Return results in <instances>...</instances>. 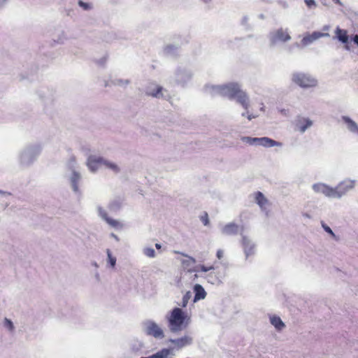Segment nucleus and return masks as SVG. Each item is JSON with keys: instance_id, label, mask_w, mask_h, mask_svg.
Listing matches in <instances>:
<instances>
[{"instance_id": "obj_1", "label": "nucleus", "mask_w": 358, "mask_h": 358, "mask_svg": "<svg viewBox=\"0 0 358 358\" xmlns=\"http://www.w3.org/2000/svg\"><path fill=\"white\" fill-rule=\"evenodd\" d=\"M216 91L222 96L228 97L230 99H236L244 109H248L250 106L249 97L237 83H229L218 86L216 88Z\"/></svg>"}, {"instance_id": "obj_2", "label": "nucleus", "mask_w": 358, "mask_h": 358, "mask_svg": "<svg viewBox=\"0 0 358 358\" xmlns=\"http://www.w3.org/2000/svg\"><path fill=\"white\" fill-rule=\"evenodd\" d=\"M176 254L181 255L182 256L185 257V259H182L181 261V264L182 266V268L185 270H187V272L192 273L194 271H202V272H207L211 270L215 269L214 265H210V266H205V265H199L197 266L196 268L192 269V266L196 264V259L190 257L183 252H179V251H175Z\"/></svg>"}, {"instance_id": "obj_3", "label": "nucleus", "mask_w": 358, "mask_h": 358, "mask_svg": "<svg viewBox=\"0 0 358 358\" xmlns=\"http://www.w3.org/2000/svg\"><path fill=\"white\" fill-rule=\"evenodd\" d=\"M185 318L186 316L182 310L179 308H175L169 320L171 330L173 332L180 331Z\"/></svg>"}, {"instance_id": "obj_4", "label": "nucleus", "mask_w": 358, "mask_h": 358, "mask_svg": "<svg viewBox=\"0 0 358 358\" xmlns=\"http://www.w3.org/2000/svg\"><path fill=\"white\" fill-rule=\"evenodd\" d=\"M292 80L294 83L303 88L313 87L317 85V80L314 78L303 73H294Z\"/></svg>"}, {"instance_id": "obj_5", "label": "nucleus", "mask_w": 358, "mask_h": 358, "mask_svg": "<svg viewBox=\"0 0 358 358\" xmlns=\"http://www.w3.org/2000/svg\"><path fill=\"white\" fill-rule=\"evenodd\" d=\"M145 332L148 335L156 338H162L164 336L163 330L154 322H148L145 324Z\"/></svg>"}, {"instance_id": "obj_6", "label": "nucleus", "mask_w": 358, "mask_h": 358, "mask_svg": "<svg viewBox=\"0 0 358 358\" xmlns=\"http://www.w3.org/2000/svg\"><path fill=\"white\" fill-rule=\"evenodd\" d=\"M249 141L251 143H257L259 145H262V146L266 147V148L282 145L281 143L275 141H274L271 138H269L268 137L252 138H250Z\"/></svg>"}, {"instance_id": "obj_7", "label": "nucleus", "mask_w": 358, "mask_h": 358, "mask_svg": "<svg viewBox=\"0 0 358 358\" xmlns=\"http://www.w3.org/2000/svg\"><path fill=\"white\" fill-rule=\"evenodd\" d=\"M345 192L343 184H340L336 188H331L326 185L324 189L323 194L329 197L339 198Z\"/></svg>"}, {"instance_id": "obj_8", "label": "nucleus", "mask_w": 358, "mask_h": 358, "mask_svg": "<svg viewBox=\"0 0 358 358\" xmlns=\"http://www.w3.org/2000/svg\"><path fill=\"white\" fill-rule=\"evenodd\" d=\"M290 38L291 36L287 30H285L282 28L278 29L272 33V40L273 42H287L290 40Z\"/></svg>"}, {"instance_id": "obj_9", "label": "nucleus", "mask_w": 358, "mask_h": 358, "mask_svg": "<svg viewBox=\"0 0 358 358\" xmlns=\"http://www.w3.org/2000/svg\"><path fill=\"white\" fill-rule=\"evenodd\" d=\"M170 342L175 345L174 348L179 350L192 343V338L189 336H185L177 339H171Z\"/></svg>"}, {"instance_id": "obj_10", "label": "nucleus", "mask_w": 358, "mask_h": 358, "mask_svg": "<svg viewBox=\"0 0 358 358\" xmlns=\"http://www.w3.org/2000/svg\"><path fill=\"white\" fill-rule=\"evenodd\" d=\"M312 125V121L308 118L300 117L296 121V127L300 132H304Z\"/></svg>"}, {"instance_id": "obj_11", "label": "nucleus", "mask_w": 358, "mask_h": 358, "mask_svg": "<svg viewBox=\"0 0 358 358\" xmlns=\"http://www.w3.org/2000/svg\"><path fill=\"white\" fill-rule=\"evenodd\" d=\"M336 38L343 44L349 43V36L348 31L341 29L339 27H336L335 30Z\"/></svg>"}, {"instance_id": "obj_12", "label": "nucleus", "mask_w": 358, "mask_h": 358, "mask_svg": "<svg viewBox=\"0 0 358 358\" xmlns=\"http://www.w3.org/2000/svg\"><path fill=\"white\" fill-rule=\"evenodd\" d=\"M102 162L103 158L101 157H90L87 160V166L91 171H95L98 169L99 164H102Z\"/></svg>"}, {"instance_id": "obj_13", "label": "nucleus", "mask_w": 358, "mask_h": 358, "mask_svg": "<svg viewBox=\"0 0 358 358\" xmlns=\"http://www.w3.org/2000/svg\"><path fill=\"white\" fill-rule=\"evenodd\" d=\"M101 216L103 219L105 220V221L112 227L115 229H118L122 227V224L120 222L116 220H113L108 216V214L106 212L103 211L100 212Z\"/></svg>"}, {"instance_id": "obj_14", "label": "nucleus", "mask_w": 358, "mask_h": 358, "mask_svg": "<svg viewBox=\"0 0 358 358\" xmlns=\"http://www.w3.org/2000/svg\"><path fill=\"white\" fill-rule=\"evenodd\" d=\"M194 290L195 292L194 301L203 299L206 297V293L201 285L196 284L194 287Z\"/></svg>"}, {"instance_id": "obj_15", "label": "nucleus", "mask_w": 358, "mask_h": 358, "mask_svg": "<svg viewBox=\"0 0 358 358\" xmlns=\"http://www.w3.org/2000/svg\"><path fill=\"white\" fill-rule=\"evenodd\" d=\"M255 201L261 208H265L266 205L268 204L267 199L264 196V194L261 192H257L255 193Z\"/></svg>"}, {"instance_id": "obj_16", "label": "nucleus", "mask_w": 358, "mask_h": 358, "mask_svg": "<svg viewBox=\"0 0 358 358\" xmlns=\"http://www.w3.org/2000/svg\"><path fill=\"white\" fill-rule=\"evenodd\" d=\"M223 233L227 235L236 234L238 233V226L233 223L227 224L223 228Z\"/></svg>"}, {"instance_id": "obj_17", "label": "nucleus", "mask_w": 358, "mask_h": 358, "mask_svg": "<svg viewBox=\"0 0 358 358\" xmlns=\"http://www.w3.org/2000/svg\"><path fill=\"white\" fill-rule=\"evenodd\" d=\"M270 320L277 330H281L285 327V324L278 316L273 315L270 317Z\"/></svg>"}, {"instance_id": "obj_18", "label": "nucleus", "mask_w": 358, "mask_h": 358, "mask_svg": "<svg viewBox=\"0 0 358 358\" xmlns=\"http://www.w3.org/2000/svg\"><path fill=\"white\" fill-rule=\"evenodd\" d=\"M169 354L170 350L164 348L150 357L141 358H167Z\"/></svg>"}, {"instance_id": "obj_19", "label": "nucleus", "mask_w": 358, "mask_h": 358, "mask_svg": "<svg viewBox=\"0 0 358 358\" xmlns=\"http://www.w3.org/2000/svg\"><path fill=\"white\" fill-rule=\"evenodd\" d=\"M343 120L348 124V128L352 132L358 131L357 124L348 117H343Z\"/></svg>"}, {"instance_id": "obj_20", "label": "nucleus", "mask_w": 358, "mask_h": 358, "mask_svg": "<svg viewBox=\"0 0 358 358\" xmlns=\"http://www.w3.org/2000/svg\"><path fill=\"white\" fill-rule=\"evenodd\" d=\"M102 164L116 173L118 172L120 170L118 166L115 164L106 161L103 159Z\"/></svg>"}, {"instance_id": "obj_21", "label": "nucleus", "mask_w": 358, "mask_h": 358, "mask_svg": "<svg viewBox=\"0 0 358 358\" xmlns=\"http://www.w3.org/2000/svg\"><path fill=\"white\" fill-rule=\"evenodd\" d=\"M191 297H192L191 292H187L182 297V303H180L179 305L181 306L182 307H186V306L187 305Z\"/></svg>"}, {"instance_id": "obj_22", "label": "nucleus", "mask_w": 358, "mask_h": 358, "mask_svg": "<svg viewBox=\"0 0 358 358\" xmlns=\"http://www.w3.org/2000/svg\"><path fill=\"white\" fill-rule=\"evenodd\" d=\"M106 252L108 255V263L110 264V266L113 268L116 264V258L112 255L109 249H107Z\"/></svg>"}, {"instance_id": "obj_23", "label": "nucleus", "mask_w": 358, "mask_h": 358, "mask_svg": "<svg viewBox=\"0 0 358 358\" xmlns=\"http://www.w3.org/2000/svg\"><path fill=\"white\" fill-rule=\"evenodd\" d=\"M162 87L160 86H157L155 90H154L152 92H148V94L153 97H159L160 95H162Z\"/></svg>"}, {"instance_id": "obj_24", "label": "nucleus", "mask_w": 358, "mask_h": 358, "mask_svg": "<svg viewBox=\"0 0 358 358\" xmlns=\"http://www.w3.org/2000/svg\"><path fill=\"white\" fill-rule=\"evenodd\" d=\"M325 186L326 185L322 183L314 184L313 189L315 192L323 194Z\"/></svg>"}, {"instance_id": "obj_25", "label": "nucleus", "mask_w": 358, "mask_h": 358, "mask_svg": "<svg viewBox=\"0 0 358 358\" xmlns=\"http://www.w3.org/2000/svg\"><path fill=\"white\" fill-rule=\"evenodd\" d=\"M310 35V36L312 37V38L313 39L314 41L315 40L321 38V37L329 36V34L321 33V32H319V31H314V32H313Z\"/></svg>"}, {"instance_id": "obj_26", "label": "nucleus", "mask_w": 358, "mask_h": 358, "mask_svg": "<svg viewBox=\"0 0 358 358\" xmlns=\"http://www.w3.org/2000/svg\"><path fill=\"white\" fill-rule=\"evenodd\" d=\"M313 39L310 34L305 36L301 40V44L304 46L308 45L313 42Z\"/></svg>"}, {"instance_id": "obj_27", "label": "nucleus", "mask_w": 358, "mask_h": 358, "mask_svg": "<svg viewBox=\"0 0 358 358\" xmlns=\"http://www.w3.org/2000/svg\"><path fill=\"white\" fill-rule=\"evenodd\" d=\"M144 253L146 256L149 257H154L155 255V250L152 248H146L144 250Z\"/></svg>"}, {"instance_id": "obj_28", "label": "nucleus", "mask_w": 358, "mask_h": 358, "mask_svg": "<svg viewBox=\"0 0 358 358\" xmlns=\"http://www.w3.org/2000/svg\"><path fill=\"white\" fill-rule=\"evenodd\" d=\"M201 220L203 223L204 225H208L209 223L208 215L207 213H204L203 215L201 216Z\"/></svg>"}, {"instance_id": "obj_29", "label": "nucleus", "mask_w": 358, "mask_h": 358, "mask_svg": "<svg viewBox=\"0 0 358 358\" xmlns=\"http://www.w3.org/2000/svg\"><path fill=\"white\" fill-rule=\"evenodd\" d=\"M4 325L10 331L13 329V322L7 318H5L4 320Z\"/></svg>"}, {"instance_id": "obj_30", "label": "nucleus", "mask_w": 358, "mask_h": 358, "mask_svg": "<svg viewBox=\"0 0 358 358\" xmlns=\"http://www.w3.org/2000/svg\"><path fill=\"white\" fill-rule=\"evenodd\" d=\"M322 227L324 228L325 231L331 234L333 237L336 236L335 234L333 232V231L329 227L322 223Z\"/></svg>"}, {"instance_id": "obj_31", "label": "nucleus", "mask_w": 358, "mask_h": 358, "mask_svg": "<svg viewBox=\"0 0 358 358\" xmlns=\"http://www.w3.org/2000/svg\"><path fill=\"white\" fill-rule=\"evenodd\" d=\"M78 4L80 7H82L85 10H88L91 8V6L88 3H85L82 1H80Z\"/></svg>"}, {"instance_id": "obj_32", "label": "nucleus", "mask_w": 358, "mask_h": 358, "mask_svg": "<svg viewBox=\"0 0 358 358\" xmlns=\"http://www.w3.org/2000/svg\"><path fill=\"white\" fill-rule=\"evenodd\" d=\"M224 252L222 250H218L216 253V257L218 259H221L223 257Z\"/></svg>"}, {"instance_id": "obj_33", "label": "nucleus", "mask_w": 358, "mask_h": 358, "mask_svg": "<svg viewBox=\"0 0 358 358\" xmlns=\"http://www.w3.org/2000/svg\"><path fill=\"white\" fill-rule=\"evenodd\" d=\"M305 2L309 8L313 6H315V2L314 0H305Z\"/></svg>"}, {"instance_id": "obj_34", "label": "nucleus", "mask_w": 358, "mask_h": 358, "mask_svg": "<svg viewBox=\"0 0 358 358\" xmlns=\"http://www.w3.org/2000/svg\"><path fill=\"white\" fill-rule=\"evenodd\" d=\"M353 41L358 45V35H355L353 37Z\"/></svg>"}, {"instance_id": "obj_35", "label": "nucleus", "mask_w": 358, "mask_h": 358, "mask_svg": "<svg viewBox=\"0 0 358 358\" xmlns=\"http://www.w3.org/2000/svg\"><path fill=\"white\" fill-rule=\"evenodd\" d=\"M78 185H77L76 182L75 181H73V189H74V191H78Z\"/></svg>"}, {"instance_id": "obj_36", "label": "nucleus", "mask_w": 358, "mask_h": 358, "mask_svg": "<svg viewBox=\"0 0 358 358\" xmlns=\"http://www.w3.org/2000/svg\"><path fill=\"white\" fill-rule=\"evenodd\" d=\"M155 247H156L157 249H160L161 248V245L159 244V243H156L155 244Z\"/></svg>"}, {"instance_id": "obj_37", "label": "nucleus", "mask_w": 358, "mask_h": 358, "mask_svg": "<svg viewBox=\"0 0 358 358\" xmlns=\"http://www.w3.org/2000/svg\"><path fill=\"white\" fill-rule=\"evenodd\" d=\"M253 117H252L250 115H249L248 116V120H252V118H253Z\"/></svg>"}]
</instances>
